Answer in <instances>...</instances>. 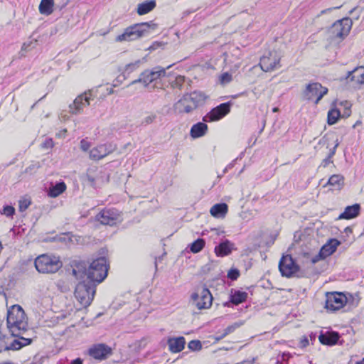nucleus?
I'll use <instances>...</instances> for the list:
<instances>
[{
	"label": "nucleus",
	"mask_w": 364,
	"mask_h": 364,
	"mask_svg": "<svg viewBox=\"0 0 364 364\" xmlns=\"http://www.w3.org/2000/svg\"><path fill=\"white\" fill-rule=\"evenodd\" d=\"M6 321L11 336L18 339L11 341L9 346L5 347V350H19L31 343L32 339L22 336L28 329V322L26 314L19 305H14L8 310Z\"/></svg>",
	"instance_id": "1"
},
{
	"label": "nucleus",
	"mask_w": 364,
	"mask_h": 364,
	"mask_svg": "<svg viewBox=\"0 0 364 364\" xmlns=\"http://www.w3.org/2000/svg\"><path fill=\"white\" fill-rule=\"evenodd\" d=\"M108 268L105 257L94 259L89 265L84 261H75L73 266V274L77 279H86L98 284L107 277Z\"/></svg>",
	"instance_id": "2"
},
{
	"label": "nucleus",
	"mask_w": 364,
	"mask_h": 364,
	"mask_svg": "<svg viewBox=\"0 0 364 364\" xmlns=\"http://www.w3.org/2000/svg\"><path fill=\"white\" fill-rule=\"evenodd\" d=\"M157 28V24L154 21L135 23L126 28L123 33L116 37V41H131L148 36L151 31Z\"/></svg>",
	"instance_id": "3"
},
{
	"label": "nucleus",
	"mask_w": 364,
	"mask_h": 364,
	"mask_svg": "<svg viewBox=\"0 0 364 364\" xmlns=\"http://www.w3.org/2000/svg\"><path fill=\"white\" fill-rule=\"evenodd\" d=\"M81 279L76 285L75 296L82 306L87 307L94 299L97 284L86 279Z\"/></svg>",
	"instance_id": "4"
},
{
	"label": "nucleus",
	"mask_w": 364,
	"mask_h": 364,
	"mask_svg": "<svg viewBox=\"0 0 364 364\" xmlns=\"http://www.w3.org/2000/svg\"><path fill=\"white\" fill-rule=\"evenodd\" d=\"M36 270L43 274H51L58 272L63 264L58 257L43 254L35 259Z\"/></svg>",
	"instance_id": "5"
},
{
	"label": "nucleus",
	"mask_w": 364,
	"mask_h": 364,
	"mask_svg": "<svg viewBox=\"0 0 364 364\" xmlns=\"http://www.w3.org/2000/svg\"><path fill=\"white\" fill-rule=\"evenodd\" d=\"M191 298L192 305L198 310L208 309L212 305V295L208 289L203 286L198 287Z\"/></svg>",
	"instance_id": "6"
},
{
	"label": "nucleus",
	"mask_w": 364,
	"mask_h": 364,
	"mask_svg": "<svg viewBox=\"0 0 364 364\" xmlns=\"http://www.w3.org/2000/svg\"><path fill=\"white\" fill-rule=\"evenodd\" d=\"M171 65L167 66L166 68L157 66L152 70H146L142 72L139 77L133 80L129 85H134L138 82H141L145 87L148 86L151 82L157 81L163 77L166 76V69H168Z\"/></svg>",
	"instance_id": "7"
},
{
	"label": "nucleus",
	"mask_w": 364,
	"mask_h": 364,
	"mask_svg": "<svg viewBox=\"0 0 364 364\" xmlns=\"http://www.w3.org/2000/svg\"><path fill=\"white\" fill-rule=\"evenodd\" d=\"M326 297L325 308L330 311H338L347 303L346 295L341 292H328Z\"/></svg>",
	"instance_id": "8"
},
{
	"label": "nucleus",
	"mask_w": 364,
	"mask_h": 364,
	"mask_svg": "<svg viewBox=\"0 0 364 364\" xmlns=\"http://www.w3.org/2000/svg\"><path fill=\"white\" fill-rule=\"evenodd\" d=\"M280 59L281 54L278 51H269L260 58V68L264 72L272 71L280 67Z\"/></svg>",
	"instance_id": "9"
},
{
	"label": "nucleus",
	"mask_w": 364,
	"mask_h": 364,
	"mask_svg": "<svg viewBox=\"0 0 364 364\" xmlns=\"http://www.w3.org/2000/svg\"><path fill=\"white\" fill-rule=\"evenodd\" d=\"M96 97L93 94V91L90 90L84 93L78 95L74 100L73 103L70 105V112L73 114H80L84 107L90 105V100H92Z\"/></svg>",
	"instance_id": "10"
},
{
	"label": "nucleus",
	"mask_w": 364,
	"mask_h": 364,
	"mask_svg": "<svg viewBox=\"0 0 364 364\" xmlns=\"http://www.w3.org/2000/svg\"><path fill=\"white\" fill-rule=\"evenodd\" d=\"M120 215L115 208H105L95 216V220L102 225H114L119 221Z\"/></svg>",
	"instance_id": "11"
},
{
	"label": "nucleus",
	"mask_w": 364,
	"mask_h": 364,
	"mask_svg": "<svg viewBox=\"0 0 364 364\" xmlns=\"http://www.w3.org/2000/svg\"><path fill=\"white\" fill-rule=\"evenodd\" d=\"M352 25V20L346 17L335 22L331 28L330 32L333 37L342 38L349 33Z\"/></svg>",
	"instance_id": "12"
},
{
	"label": "nucleus",
	"mask_w": 364,
	"mask_h": 364,
	"mask_svg": "<svg viewBox=\"0 0 364 364\" xmlns=\"http://www.w3.org/2000/svg\"><path fill=\"white\" fill-rule=\"evenodd\" d=\"M279 269L283 277H291L299 271V266L290 255H285L279 261Z\"/></svg>",
	"instance_id": "13"
},
{
	"label": "nucleus",
	"mask_w": 364,
	"mask_h": 364,
	"mask_svg": "<svg viewBox=\"0 0 364 364\" xmlns=\"http://www.w3.org/2000/svg\"><path fill=\"white\" fill-rule=\"evenodd\" d=\"M327 92L326 87H323L320 83L314 82L307 86L305 95L308 100H314V103L318 104Z\"/></svg>",
	"instance_id": "14"
},
{
	"label": "nucleus",
	"mask_w": 364,
	"mask_h": 364,
	"mask_svg": "<svg viewBox=\"0 0 364 364\" xmlns=\"http://www.w3.org/2000/svg\"><path fill=\"white\" fill-rule=\"evenodd\" d=\"M112 354V349L105 343H97L88 349V355L94 359L103 360Z\"/></svg>",
	"instance_id": "15"
},
{
	"label": "nucleus",
	"mask_w": 364,
	"mask_h": 364,
	"mask_svg": "<svg viewBox=\"0 0 364 364\" xmlns=\"http://www.w3.org/2000/svg\"><path fill=\"white\" fill-rule=\"evenodd\" d=\"M116 149L117 145L112 143L100 144L90 150V158L92 160L98 161L114 152Z\"/></svg>",
	"instance_id": "16"
},
{
	"label": "nucleus",
	"mask_w": 364,
	"mask_h": 364,
	"mask_svg": "<svg viewBox=\"0 0 364 364\" xmlns=\"http://www.w3.org/2000/svg\"><path fill=\"white\" fill-rule=\"evenodd\" d=\"M228 114V102H224L212 109L203 118L205 122L218 121L224 117Z\"/></svg>",
	"instance_id": "17"
},
{
	"label": "nucleus",
	"mask_w": 364,
	"mask_h": 364,
	"mask_svg": "<svg viewBox=\"0 0 364 364\" xmlns=\"http://www.w3.org/2000/svg\"><path fill=\"white\" fill-rule=\"evenodd\" d=\"M87 178L90 185L95 188L109 181V176L102 171H97L95 175H92L91 171H89Z\"/></svg>",
	"instance_id": "18"
},
{
	"label": "nucleus",
	"mask_w": 364,
	"mask_h": 364,
	"mask_svg": "<svg viewBox=\"0 0 364 364\" xmlns=\"http://www.w3.org/2000/svg\"><path fill=\"white\" fill-rule=\"evenodd\" d=\"M174 107L179 113H190L196 109L186 95L175 104Z\"/></svg>",
	"instance_id": "19"
},
{
	"label": "nucleus",
	"mask_w": 364,
	"mask_h": 364,
	"mask_svg": "<svg viewBox=\"0 0 364 364\" xmlns=\"http://www.w3.org/2000/svg\"><path fill=\"white\" fill-rule=\"evenodd\" d=\"M248 297V293L238 289H232L229 292V302L238 305L245 302Z\"/></svg>",
	"instance_id": "20"
},
{
	"label": "nucleus",
	"mask_w": 364,
	"mask_h": 364,
	"mask_svg": "<svg viewBox=\"0 0 364 364\" xmlns=\"http://www.w3.org/2000/svg\"><path fill=\"white\" fill-rule=\"evenodd\" d=\"M347 80L356 85L364 84V67H358L349 72Z\"/></svg>",
	"instance_id": "21"
},
{
	"label": "nucleus",
	"mask_w": 364,
	"mask_h": 364,
	"mask_svg": "<svg viewBox=\"0 0 364 364\" xmlns=\"http://www.w3.org/2000/svg\"><path fill=\"white\" fill-rule=\"evenodd\" d=\"M168 348L172 353L181 352L185 346L186 341L182 336L178 338H171L168 340Z\"/></svg>",
	"instance_id": "22"
},
{
	"label": "nucleus",
	"mask_w": 364,
	"mask_h": 364,
	"mask_svg": "<svg viewBox=\"0 0 364 364\" xmlns=\"http://www.w3.org/2000/svg\"><path fill=\"white\" fill-rule=\"evenodd\" d=\"M319 341L323 345H335L339 339V334L337 332H326L321 333L318 336Z\"/></svg>",
	"instance_id": "23"
},
{
	"label": "nucleus",
	"mask_w": 364,
	"mask_h": 364,
	"mask_svg": "<svg viewBox=\"0 0 364 364\" xmlns=\"http://www.w3.org/2000/svg\"><path fill=\"white\" fill-rule=\"evenodd\" d=\"M186 95L191 103L195 105L196 108L202 105L208 98V96L201 91H194L190 94H187Z\"/></svg>",
	"instance_id": "24"
},
{
	"label": "nucleus",
	"mask_w": 364,
	"mask_h": 364,
	"mask_svg": "<svg viewBox=\"0 0 364 364\" xmlns=\"http://www.w3.org/2000/svg\"><path fill=\"white\" fill-rule=\"evenodd\" d=\"M208 131V126L205 123L198 122L193 124L190 131L192 138L196 139L204 136Z\"/></svg>",
	"instance_id": "25"
},
{
	"label": "nucleus",
	"mask_w": 364,
	"mask_h": 364,
	"mask_svg": "<svg viewBox=\"0 0 364 364\" xmlns=\"http://www.w3.org/2000/svg\"><path fill=\"white\" fill-rule=\"evenodd\" d=\"M340 244L341 242L338 240L331 239L320 250L321 255L326 257L332 255L336 250V248Z\"/></svg>",
	"instance_id": "26"
},
{
	"label": "nucleus",
	"mask_w": 364,
	"mask_h": 364,
	"mask_svg": "<svg viewBox=\"0 0 364 364\" xmlns=\"http://www.w3.org/2000/svg\"><path fill=\"white\" fill-rule=\"evenodd\" d=\"M360 209V207L359 204L348 206L345 208L344 212L339 215L338 219H351L355 218L358 215Z\"/></svg>",
	"instance_id": "27"
},
{
	"label": "nucleus",
	"mask_w": 364,
	"mask_h": 364,
	"mask_svg": "<svg viewBox=\"0 0 364 364\" xmlns=\"http://www.w3.org/2000/svg\"><path fill=\"white\" fill-rule=\"evenodd\" d=\"M228 212V205L226 203H218L214 205L210 210V214L217 218H223Z\"/></svg>",
	"instance_id": "28"
},
{
	"label": "nucleus",
	"mask_w": 364,
	"mask_h": 364,
	"mask_svg": "<svg viewBox=\"0 0 364 364\" xmlns=\"http://www.w3.org/2000/svg\"><path fill=\"white\" fill-rule=\"evenodd\" d=\"M155 7L156 1L154 0L145 1L138 4L136 11L139 15H144L152 11Z\"/></svg>",
	"instance_id": "29"
},
{
	"label": "nucleus",
	"mask_w": 364,
	"mask_h": 364,
	"mask_svg": "<svg viewBox=\"0 0 364 364\" xmlns=\"http://www.w3.org/2000/svg\"><path fill=\"white\" fill-rule=\"evenodd\" d=\"M54 0H41L38 9L43 15H50L53 12Z\"/></svg>",
	"instance_id": "30"
},
{
	"label": "nucleus",
	"mask_w": 364,
	"mask_h": 364,
	"mask_svg": "<svg viewBox=\"0 0 364 364\" xmlns=\"http://www.w3.org/2000/svg\"><path fill=\"white\" fill-rule=\"evenodd\" d=\"M66 189V185L64 182L56 183L54 186H51L48 190V196L55 198L63 193Z\"/></svg>",
	"instance_id": "31"
},
{
	"label": "nucleus",
	"mask_w": 364,
	"mask_h": 364,
	"mask_svg": "<svg viewBox=\"0 0 364 364\" xmlns=\"http://www.w3.org/2000/svg\"><path fill=\"white\" fill-rule=\"evenodd\" d=\"M143 63V60H137L133 63H129L127 64L125 68H124V70L123 71V73H122V80H124L126 79L127 77V75H129L131 73H132L133 71L136 70V69H138L139 68V66L141 65V63Z\"/></svg>",
	"instance_id": "32"
},
{
	"label": "nucleus",
	"mask_w": 364,
	"mask_h": 364,
	"mask_svg": "<svg viewBox=\"0 0 364 364\" xmlns=\"http://www.w3.org/2000/svg\"><path fill=\"white\" fill-rule=\"evenodd\" d=\"M327 184L335 189H341L343 185V177L339 174L333 175L329 178Z\"/></svg>",
	"instance_id": "33"
},
{
	"label": "nucleus",
	"mask_w": 364,
	"mask_h": 364,
	"mask_svg": "<svg viewBox=\"0 0 364 364\" xmlns=\"http://www.w3.org/2000/svg\"><path fill=\"white\" fill-rule=\"evenodd\" d=\"M257 214V210L249 205L243 206L240 213L242 219L249 220L253 218Z\"/></svg>",
	"instance_id": "34"
},
{
	"label": "nucleus",
	"mask_w": 364,
	"mask_h": 364,
	"mask_svg": "<svg viewBox=\"0 0 364 364\" xmlns=\"http://www.w3.org/2000/svg\"><path fill=\"white\" fill-rule=\"evenodd\" d=\"M215 252L218 257H225L228 255V240L220 242L215 247Z\"/></svg>",
	"instance_id": "35"
},
{
	"label": "nucleus",
	"mask_w": 364,
	"mask_h": 364,
	"mask_svg": "<svg viewBox=\"0 0 364 364\" xmlns=\"http://www.w3.org/2000/svg\"><path fill=\"white\" fill-rule=\"evenodd\" d=\"M341 116V112L337 109H331L328 112V124H334L337 122Z\"/></svg>",
	"instance_id": "36"
},
{
	"label": "nucleus",
	"mask_w": 364,
	"mask_h": 364,
	"mask_svg": "<svg viewBox=\"0 0 364 364\" xmlns=\"http://www.w3.org/2000/svg\"><path fill=\"white\" fill-rule=\"evenodd\" d=\"M205 246V240L203 239H197L190 246V250L193 253H198L203 250Z\"/></svg>",
	"instance_id": "37"
},
{
	"label": "nucleus",
	"mask_w": 364,
	"mask_h": 364,
	"mask_svg": "<svg viewBox=\"0 0 364 364\" xmlns=\"http://www.w3.org/2000/svg\"><path fill=\"white\" fill-rule=\"evenodd\" d=\"M186 81V77L182 75H177L175 77L173 80H171L170 82V84L172 87L173 88H178L181 89L182 85Z\"/></svg>",
	"instance_id": "38"
},
{
	"label": "nucleus",
	"mask_w": 364,
	"mask_h": 364,
	"mask_svg": "<svg viewBox=\"0 0 364 364\" xmlns=\"http://www.w3.org/2000/svg\"><path fill=\"white\" fill-rule=\"evenodd\" d=\"M37 44V40L34 38H30L28 41L23 43L21 47V52H26L36 47Z\"/></svg>",
	"instance_id": "39"
},
{
	"label": "nucleus",
	"mask_w": 364,
	"mask_h": 364,
	"mask_svg": "<svg viewBox=\"0 0 364 364\" xmlns=\"http://www.w3.org/2000/svg\"><path fill=\"white\" fill-rule=\"evenodd\" d=\"M0 213L1 215H4L8 218H12L14 215L15 214V208L11 205H4L3 208L0 210Z\"/></svg>",
	"instance_id": "40"
},
{
	"label": "nucleus",
	"mask_w": 364,
	"mask_h": 364,
	"mask_svg": "<svg viewBox=\"0 0 364 364\" xmlns=\"http://www.w3.org/2000/svg\"><path fill=\"white\" fill-rule=\"evenodd\" d=\"M188 347L191 350H199L202 348V344L198 340H193L188 343Z\"/></svg>",
	"instance_id": "41"
},
{
	"label": "nucleus",
	"mask_w": 364,
	"mask_h": 364,
	"mask_svg": "<svg viewBox=\"0 0 364 364\" xmlns=\"http://www.w3.org/2000/svg\"><path fill=\"white\" fill-rule=\"evenodd\" d=\"M240 275V271L236 268L229 269V279L236 280Z\"/></svg>",
	"instance_id": "42"
},
{
	"label": "nucleus",
	"mask_w": 364,
	"mask_h": 364,
	"mask_svg": "<svg viewBox=\"0 0 364 364\" xmlns=\"http://www.w3.org/2000/svg\"><path fill=\"white\" fill-rule=\"evenodd\" d=\"M156 119L155 114H151L146 117H144L141 121V124L144 126H146L149 124H151Z\"/></svg>",
	"instance_id": "43"
},
{
	"label": "nucleus",
	"mask_w": 364,
	"mask_h": 364,
	"mask_svg": "<svg viewBox=\"0 0 364 364\" xmlns=\"http://www.w3.org/2000/svg\"><path fill=\"white\" fill-rule=\"evenodd\" d=\"M91 146L90 142L87 141L86 139H82L80 141V149L83 151H87Z\"/></svg>",
	"instance_id": "44"
},
{
	"label": "nucleus",
	"mask_w": 364,
	"mask_h": 364,
	"mask_svg": "<svg viewBox=\"0 0 364 364\" xmlns=\"http://www.w3.org/2000/svg\"><path fill=\"white\" fill-rule=\"evenodd\" d=\"M341 6H336V7H331V8H328L326 9H323L320 12L319 14L317 15V17H320L321 15L328 14V13L332 11L333 10L339 9L340 8H341Z\"/></svg>",
	"instance_id": "45"
},
{
	"label": "nucleus",
	"mask_w": 364,
	"mask_h": 364,
	"mask_svg": "<svg viewBox=\"0 0 364 364\" xmlns=\"http://www.w3.org/2000/svg\"><path fill=\"white\" fill-rule=\"evenodd\" d=\"M325 258H326V257L321 255V251H320L316 255L314 256L311 258V262H312V263L315 264V263L318 262V261H320L321 259H323Z\"/></svg>",
	"instance_id": "46"
},
{
	"label": "nucleus",
	"mask_w": 364,
	"mask_h": 364,
	"mask_svg": "<svg viewBox=\"0 0 364 364\" xmlns=\"http://www.w3.org/2000/svg\"><path fill=\"white\" fill-rule=\"evenodd\" d=\"M350 105L346 102H345V111L343 112V117H348L350 115Z\"/></svg>",
	"instance_id": "47"
},
{
	"label": "nucleus",
	"mask_w": 364,
	"mask_h": 364,
	"mask_svg": "<svg viewBox=\"0 0 364 364\" xmlns=\"http://www.w3.org/2000/svg\"><path fill=\"white\" fill-rule=\"evenodd\" d=\"M220 82L222 85H225L228 82V72H225L220 75Z\"/></svg>",
	"instance_id": "48"
},
{
	"label": "nucleus",
	"mask_w": 364,
	"mask_h": 364,
	"mask_svg": "<svg viewBox=\"0 0 364 364\" xmlns=\"http://www.w3.org/2000/svg\"><path fill=\"white\" fill-rule=\"evenodd\" d=\"M338 144H339V143H338V140H336V144L334 145L333 149L330 151V153L328 154V158H331L335 154L336 149L337 146H338Z\"/></svg>",
	"instance_id": "49"
},
{
	"label": "nucleus",
	"mask_w": 364,
	"mask_h": 364,
	"mask_svg": "<svg viewBox=\"0 0 364 364\" xmlns=\"http://www.w3.org/2000/svg\"><path fill=\"white\" fill-rule=\"evenodd\" d=\"M301 348H305L309 345V340L306 338H303L301 340L299 343Z\"/></svg>",
	"instance_id": "50"
},
{
	"label": "nucleus",
	"mask_w": 364,
	"mask_h": 364,
	"mask_svg": "<svg viewBox=\"0 0 364 364\" xmlns=\"http://www.w3.org/2000/svg\"><path fill=\"white\" fill-rule=\"evenodd\" d=\"M10 344L7 345L5 343V341H4V338H1L0 339V353L4 350H5V347L6 346H9Z\"/></svg>",
	"instance_id": "51"
},
{
	"label": "nucleus",
	"mask_w": 364,
	"mask_h": 364,
	"mask_svg": "<svg viewBox=\"0 0 364 364\" xmlns=\"http://www.w3.org/2000/svg\"><path fill=\"white\" fill-rule=\"evenodd\" d=\"M29 203H27L26 202L20 203L19 205V209L20 211H24L26 209L28 208Z\"/></svg>",
	"instance_id": "52"
},
{
	"label": "nucleus",
	"mask_w": 364,
	"mask_h": 364,
	"mask_svg": "<svg viewBox=\"0 0 364 364\" xmlns=\"http://www.w3.org/2000/svg\"><path fill=\"white\" fill-rule=\"evenodd\" d=\"M70 364H82V360L78 358L72 360Z\"/></svg>",
	"instance_id": "53"
},
{
	"label": "nucleus",
	"mask_w": 364,
	"mask_h": 364,
	"mask_svg": "<svg viewBox=\"0 0 364 364\" xmlns=\"http://www.w3.org/2000/svg\"><path fill=\"white\" fill-rule=\"evenodd\" d=\"M37 166L36 165H31L26 168V172H31L33 169L36 168Z\"/></svg>",
	"instance_id": "54"
},
{
	"label": "nucleus",
	"mask_w": 364,
	"mask_h": 364,
	"mask_svg": "<svg viewBox=\"0 0 364 364\" xmlns=\"http://www.w3.org/2000/svg\"><path fill=\"white\" fill-rule=\"evenodd\" d=\"M162 259V257H159V258H156L155 259V267L157 268V262L158 261H161Z\"/></svg>",
	"instance_id": "55"
},
{
	"label": "nucleus",
	"mask_w": 364,
	"mask_h": 364,
	"mask_svg": "<svg viewBox=\"0 0 364 364\" xmlns=\"http://www.w3.org/2000/svg\"><path fill=\"white\" fill-rule=\"evenodd\" d=\"M159 44H160L159 43L156 42L155 43L153 44V46H150V49H155L156 48L155 46L156 45L159 46Z\"/></svg>",
	"instance_id": "56"
},
{
	"label": "nucleus",
	"mask_w": 364,
	"mask_h": 364,
	"mask_svg": "<svg viewBox=\"0 0 364 364\" xmlns=\"http://www.w3.org/2000/svg\"><path fill=\"white\" fill-rule=\"evenodd\" d=\"M234 247H233V245L230 244L229 242V247H228V250H229V253L231 252L232 250H233Z\"/></svg>",
	"instance_id": "57"
},
{
	"label": "nucleus",
	"mask_w": 364,
	"mask_h": 364,
	"mask_svg": "<svg viewBox=\"0 0 364 364\" xmlns=\"http://www.w3.org/2000/svg\"><path fill=\"white\" fill-rule=\"evenodd\" d=\"M355 364H364V358L362 360L355 362Z\"/></svg>",
	"instance_id": "58"
},
{
	"label": "nucleus",
	"mask_w": 364,
	"mask_h": 364,
	"mask_svg": "<svg viewBox=\"0 0 364 364\" xmlns=\"http://www.w3.org/2000/svg\"><path fill=\"white\" fill-rule=\"evenodd\" d=\"M357 9V7H354L353 9H351L349 12L350 14H352L354 11Z\"/></svg>",
	"instance_id": "59"
},
{
	"label": "nucleus",
	"mask_w": 364,
	"mask_h": 364,
	"mask_svg": "<svg viewBox=\"0 0 364 364\" xmlns=\"http://www.w3.org/2000/svg\"><path fill=\"white\" fill-rule=\"evenodd\" d=\"M113 92H114L113 89H112V88H111V89L109 90V94H112V93H113Z\"/></svg>",
	"instance_id": "60"
},
{
	"label": "nucleus",
	"mask_w": 364,
	"mask_h": 364,
	"mask_svg": "<svg viewBox=\"0 0 364 364\" xmlns=\"http://www.w3.org/2000/svg\"><path fill=\"white\" fill-rule=\"evenodd\" d=\"M0 364H13V363H9V362H6V363H0Z\"/></svg>",
	"instance_id": "61"
},
{
	"label": "nucleus",
	"mask_w": 364,
	"mask_h": 364,
	"mask_svg": "<svg viewBox=\"0 0 364 364\" xmlns=\"http://www.w3.org/2000/svg\"><path fill=\"white\" fill-rule=\"evenodd\" d=\"M227 331H228L227 329H225V332H224V333H223V335H224V336H225V335L228 333H227Z\"/></svg>",
	"instance_id": "62"
},
{
	"label": "nucleus",
	"mask_w": 364,
	"mask_h": 364,
	"mask_svg": "<svg viewBox=\"0 0 364 364\" xmlns=\"http://www.w3.org/2000/svg\"><path fill=\"white\" fill-rule=\"evenodd\" d=\"M277 109H278L277 108H274V109H273V111H274V112H277Z\"/></svg>",
	"instance_id": "63"
},
{
	"label": "nucleus",
	"mask_w": 364,
	"mask_h": 364,
	"mask_svg": "<svg viewBox=\"0 0 364 364\" xmlns=\"http://www.w3.org/2000/svg\"><path fill=\"white\" fill-rule=\"evenodd\" d=\"M224 306H228V301L224 303Z\"/></svg>",
	"instance_id": "64"
}]
</instances>
